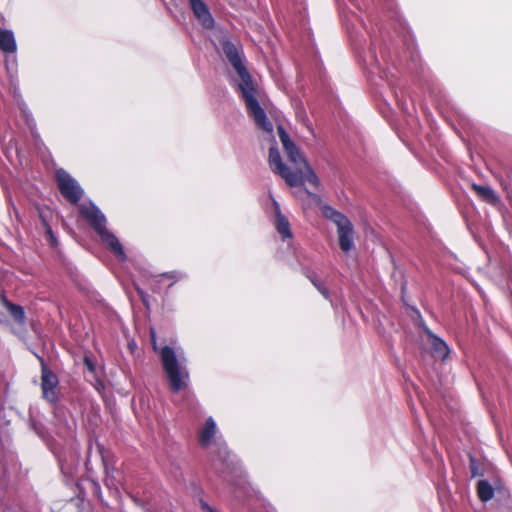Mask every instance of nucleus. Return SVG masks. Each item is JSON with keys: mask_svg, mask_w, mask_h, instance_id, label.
I'll return each instance as SVG.
<instances>
[{"mask_svg": "<svg viewBox=\"0 0 512 512\" xmlns=\"http://www.w3.org/2000/svg\"><path fill=\"white\" fill-rule=\"evenodd\" d=\"M79 214L86 220L97 235L101 234L107 228L105 215L91 201L79 205Z\"/></svg>", "mask_w": 512, "mask_h": 512, "instance_id": "5", "label": "nucleus"}, {"mask_svg": "<svg viewBox=\"0 0 512 512\" xmlns=\"http://www.w3.org/2000/svg\"><path fill=\"white\" fill-rule=\"evenodd\" d=\"M268 162L271 170L283 178L288 186L297 187L303 185L302 175L291 170L286 164L283 163L277 147H270Z\"/></svg>", "mask_w": 512, "mask_h": 512, "instance_id": "3", "label": "nucleus"}, {"mask_svg": "<svg viewBox=\"0 0 512 512\" xmlns=\"http://www.w3.org/2000/svg\"><path fill=\"white\" fill-rule=\"evenodd\" d=\"M84 195V190L79 183L66 173L65 179V197L66 201L77 205Z\"/></svg>", "mask_w": 512, "mask_h": 512, "instance_id": "8", "label": "nucleus"}, {"mask_svg": "<svg viewBox=\"0 0 512 512\" xmlns=\"http://www.w3.org/2000/svg\"><path fill=\"white\" fill-rule=\"evenodd\" d=\"M477 496L482 502H488L494 497V488L487 480H479L476 485Z\"/></svg>", "mask_w": 512, "mask_h": 512, "instance_id": "16", "label": "nucleus"}, {"mask_svg": "<svg viewBox=\"0 0 512 512\" xmlns=\"http://www.w3.org/2000/svg\"><path fill=\"white\" fill-rule=\"evenodd\" d=\"M137 294L141 298L144 305H147V295L146 293L139 287H136Z\"/></svg>", "mask_w": 512, "mask_h": 512, "instance_id": "27", "label": "nucleus"}, {"mask_svg": "<svg viewBox=\"0 0 512 512\" xmlns=\"http://www.w3.org/2000/svg\"><path fill=\"white\" fill-rule=\"evenodd\" d=\"M190 8L196 19L203 27L211 29L214 26V19L207 4L203 0H188Z\"/></svg>", "mask_w": 512, "mask_h": 512, "instance_id": "6", "label": "nucleus"}, {"mask_svg": "<svg viewBox=\"0 0 512 512\" xmlns=\"http://www.w3.org/2000/svg\"><path fill=\"white\" fill-rule=\"evenodd\" d=\"M472 189L484 202L488 204L497 205L500 202L498 195L489 186L474 183L472 184Z\"/></svg>", "mask_w": 512, "mask_h": 512, "instance_id": "15", "label": "nucleus"}, {"mask_svg": "<svg viewBox=\"0 0 512 512\" xmlns=\"http://www.w3.org/2000/svg\"><path fill=\"white\" fill-rule=\"evenodd\" d=\"M216 433V423L212 417L206 419L204 426L199 430L198 439L203 447H207Z\"/></svg>", "mask_w": 512, "mask_h": 512, "instance_id": "12", "label": "nucleus"}, {"mask_svg": "<svg viewBox=\"0 0 512 512\" xmlns=\"http://www.w3.org/2000/svg\"><path fill=\"white\" fill-rule=\"evenodd\" d=\"M0 48L7 53H13L16 50L14 35L11 31H0Z\"/></svg>", "mask_w": 512, "mask_h": 512, "instance_id": "17", "label": "nucleus"}, {"mask_svg": "<svg viewBox=\"0 0 512 512\" xmlns=\"http://www.w3.org/2000/svg\"><path fill=\"white\" fill-rule=\"evenodd\" d=\"M277 132L283 147L293 142L282 125L277 127Z\"/></svg>", "mask_w": 512, "mask_h": 512, "instance_id": "26", "label": "nucleus"}, {"mask_svg": "<svg viewBox=\"0 0 512 512\" xmlns=\"http://www.w3.org/2000/svg\"><path fill=\"white\" fill-rule=\"evenodd\" d=\"M83 364L89 373V377L97 374L95 358L91 354H84Z\"/></svg>", "mask_w": 512, "mask_h": 512, "instance_id": "22", "label": "nucleus"}, {"mask_svg": "<svg viewBox=\"0 0 512 512\" xmlns=\"http://www.w3.org/2000/svg\"><path fill=\"white\" fill-rule=\"evenodd\" d=\"M283 149L291 163L296 165L297 163H304V161H306L294 142L284 146Z\"/></svg>", "mask_w": 512, "mask_h": 512, "instance_id": "18", "label": "nucleus"}, {"mask_svg": "<svg viewBox=\"0 0 512 512\" xmlns=\"http://www.w3.org/2000/svg\"><path fill=\"white\" fill-rule=\"evenodd\" d=\"M320 209L322 212V215L332 221L336 226L337 229L341 226H346L351 223V221L340 211L334 209L332 206L328 204H322L320 205Z\"/></svg>", "mask_w": 512, "mask_h": 512, "instance_id": "11", "label": "nucleus"}, {"mask_svg": "<svg viewBox=\"0 0 512 512\" xmlns=\"http://www.w3.org/2000/svg\"><path fill=\"white\" fill-rule=\"evenodd\" d=\"M87 486L96 487V483L89 478H81L77 481L70 482L66 480V488L69 487L75 494L66 502V512L76 511L81 506V512H90V504L84 500L85 490Z\"/></svg>", "mask_w": 512, "mask_h": 512, "instance_id": "4", "label": "nucleus"}, {"mask_svg": "<svg viewBox=\"0 0 512 512\" xmlns=\"http://www.w3.org/2000/svg\"><path fill=\"white\" fill-rule=\"evenodd\" d=\"M273 207L275 211L274 226L277 232L281 235L282 239H290L293 237L290 223L288 218L282 214L280 205L276 200H273Z\"/></svg>", "mask_w": 512, "mask_h": 512, "instance_id": "7", "label": "nucleus"}, {"mask_svg": "<svg viewBox=\"0 0 512 512\" xmlns=\"http://www.w3.org/2000/svg\"><path fill=\"white\" fill-rule=\"evenodd\" d=\"M0 321H3V317H2V314L0 313Z\"/></svg>", "mask_w": 512, "mask_h": 512, "instance_id": "31", "label": "nucleus"}, {"mask_svg": "<svg viewBox=\"0 0 512 512\" xmlns=\"http://www.w3.org/2000/svg\"><path fill=\"white\" fill-rule=\"evenodd\" d=\"M337 234H338V242H339L340 249L343 252L348 253L353 248V245H354V242H353L354 229H353L352 223H350L344 227L343 226L339 227V229H337Z\"/></svg>", "mask_w": 512, "mask_h": 512, "instance_id": "10", "label": "nucleus"}, {"mask_svg": "<svg viewBox=\"0 0 512 512\" xmlns=\"http://www.w3.org/2000/svg\"><path fill=\"white\" fill-rule=\"evenodd\" d=\"M98 236L117 258L124 259L126 257L122 244L107 228Z\"/></svg>", "mask_w": 512, "mask_h": 512, "instance_id": "9", "label": "nucleus"}, {"mask_svg": "<svg viewBox=\"0 0 512 512\" xmlns=\"http://www.w3.org/2000/svg\"><path fill=\"white\" fill-rule=\"evenodd\" d=\"M0 303L16 323L20 325L24 324L25 314L21 306L11 303L4 296H0Z\"/></svg>", "mask_w": 512, "mask_h": 512, "instance_id": "14", "label": "nucleus"}, {"mask_svg": "<svg viewBox=\"0 0 512 512\" xmlns=\"http://www.w3.org/2000/svg\"><path fill=\"white\" fill-rule=\"evenodd\" d=\"M434 349L439 352L442 356H446L449 352L447 344L440 338H435L434 342Z\"/></svg>", "mask_w": 512, "mask_h": 512, "instance_id": "24", "label": "nucleus"}, {"mask_svg": "<svg viewBox=\"0 0 512 512\" xmlns=\"http://www.w3.org/2000/svg\"><path fill=\"white\" fill-rule=\"evenodd\" d=\"M306 277L311 281L313 286L321 293V295L325 299H329V290L325 287V285L318 280L316 275L313 274H306Z\"/></svg>", "mask_w": 512, "mask_h": 512, "instance_id": "21", "label": "nucleus"}, {"mask_svg": "<svg viewBox=\"0 0 512 512\" xmlns=\"http://www.w3.org/2000/svg\"><path fill=\"white\" fill-rule=\"evenodd\" d=\"M302 164L304 166V170L303 171L302 170H298L296 172L302 175V177H303V184L305 183V181H307L310 184H312L313 186L318 187L320 185V181H319L318 176L316 175V173L312 169V167L309 165L307 160L304 161V163H302Z\"/></svg>", "mask_w": 512, "mask_h": 512, "instance_id": "19", "label": "nucleus"}, {"mask_svg": "<svg viewBox=\"0 0 512 512\" xmlns=\"http://www.w3.org/2000/svg\"><path fill=\"white\" fill-rule=\"evenodd\" d=\"M469 468L471 477L484 476L485 470L475 456L469 455Z\"/></svg>", "mask_w": 512, "mask_h": 512, "instance_id": "20", "label": "nucleus"}, {"mask_svg": "<svg viewBox=\"0 0 512 512\" xmlns=\"http://www.w3.org/2000/svg\"><path fill=\"white\" fill-rule=\"evenodd\" d=\"M221 47L225 57L240 78L238 90L244 100L248 115L254 120L258 128L272 134L273 124L268 119L266 112L257 100V87L247 68L243 64L238 47L227 38L221 40Z\"/></svg>", "mask_w": 512, "mask_h": 512, "instance_id": "1", "label": "nucleus"}, {"mask_svg": "<svg viewBox=\"0 0 512 512\" xmlns=\"http://www.w3.org/2000/svg\"><path fill=\"white\" fill-rule=\"evenodd\" d=\"M153 348H154V350H156V344H155V342H153Z\"/></svg>", "mask_w": 512, "mask_h": 512, "instance_id": "30", "label": "nucleus"}, {"mask_svg": "<svg viewBox=\"0 0 512 512\" xmlns=\"http://www.w3.org/2000/svg\"><path fill=\"white\" fill-rule=\"evenodd\" d=\"M159 355L171 392L178 393L185 389L188 386L189 372L180 365L174 349L167 345L163 346Z\"/></svg>", "mask_w": 512, "mask_h": 512, "instance_id": "2", "label": "nucleus"}, {"mask_svg": "<svg viewBox=\"0 0 512 512\" xmlns=\"http://www.w3.org/2000/svg\"><path fill=\"white\" fill-rule=\"evenodd\" d=\"M91 384L93 385V387L99 392V393H102L104 392L105 390V385H104V382L103 380L97 375H93V376H90V378L88 379Z\"/></svg>", "mask_w": 512, "mask_h": 512, "instance_id": "25", "label": "nucleus"}, {"mask_svg": "<svg viewBox=\"0 0 512 512\" xmlns=\"http://www.w3.org/2000/svg\"><path fill=\"white\" fill-rule=\"evenodd\" d=\"M47 235L50 238V243L53 245L54 244V238H53L52 232H51V230L49 228L47 229Z\"/></svg>", "mask_w": 512, "mask_h": 512, "instance_id": "29", "label": "nucleus"}, {"mask_svg": "<svg viewBox=\"0 0 512 512\" xmlns=\"http://www.w3.org/2000/svg\"><path fill=\"white\" fill-rule=\"evenodd\" d=\"M163 279L170 280L171 283L169 284L168 287H171L179 280V277H178L177 272H175V271L165 272V273H162L161 275L157 276V278L154 279L153 282L160 283L161 280H163Z\"/></svg>", "mask_w": 512, "mask_h": 512, "instance_id": "23", "label": "nucleus"}, {"mask_svg": "<svg viewBox=\"0 0 512 512\" xmlns=\"http://www.w3.org/2000/svg\"><path fill=\"white\" fill-rule=\"evenodd\" d=\"M57 383V378L53 373L46 370L43 371L42 390L44 397L49 401H54L56 399L54 387L57 385Z\"/></svg>", "mask_w": 512, "mask_h": 512, "instance_id": "13", "label": "nucleus"}, {"mask_svg": "<svg viewBox=\"0 0 512 512\" xmlns=\"http://www.w3.org/2000/svg\"><path fill=\"white\" fill-rule=\"evenodd\" d=\"M56 176H57L59 189L61 191H64V178H62V175L60 172H57Z\"/></svg>", "mask_w": 512, "mask_h": 512, "instance_id": "28", "label": "nucleus"}]
</instances>
